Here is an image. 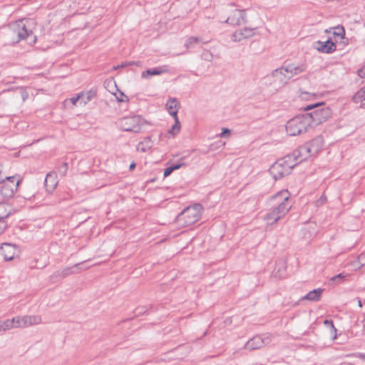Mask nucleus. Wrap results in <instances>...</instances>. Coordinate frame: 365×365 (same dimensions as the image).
Masks as SVG:
<instances>
[{
  "mask_svg": "<svg viewBox=\"0 0 365 365\" xmlns=\"http://www.w3.org/2000/svg\"><path fill=\"white\" fill-rule=\"evenodd\" d=\"M63 168H65V171H66L68 169V164L66 163H63Z\"/></svg>",
  "mask_w": 365,
  "mask_h": 365,
  "instance_id": "nucleus-48",
  "label": "nucleus"
},
{
  "mask_svg": "<svg viewBox=\"0 0 365 365\" xmlns=\"http://www.w3.org/2000/svg\"><path fill=\"white\" fill-rule=\"evenodd\" d=\"M173 172V168H171V166L168 167L167 168H165L164 170L163 175L165 178H166V177L169 176Z\"/></svg>",
  "mask_w": 365,
  "mask_h": 365,
  "instance_id": "nucleus-37",
  "label": "nucleus"
},
{
  "mask_svg": "<svg viewBox=\"0 0 365 365\" xmlns=\"http://www.w3.org/2000/svg\"><path fill=\"white\" fill-rule=\"evenodd\" d=\"M306 114L310 118V124L312 128H313L327 120L331 115V111L329 108L323 107L312 113Z\"/></svg>",
  "mask_w": 365,
  "mask_h": 365,
  "instance_id": "nucleus-8",
  "label": "nucleus"
},
{
  "mask_svg": "<svg viewBox=\"0 0 365 365\" xmlns=\"http://www.w3.org/2000/svg\"><path fill=\"white\" fill-rule=\"evenodd\" d=\"M324 324L325 326L330 328L331 333L334 334L333 339H336V329L334 327L333 322L331 320L327 319L324 322Z\"/></svg>",
  "mask_w": 365,
  "mask_h": 365,
  "instance_id": "nucleus-32",
  "label": "nucleus"
},
{
  "mask_svg": "<svg viewBox=\"0 0 365 365\" xmlns=\"http://www.w3.org/2000/svg\"><path fill=\"white\" fill-rule=\"evenodd\" d=\"M310 120V118L306 113L294 116L287 122V133L295 136L307 132L312 128Z\"/></svg>",
  "mask_w": 365,
  "mask_h": 365,
  "instance_id": "nucleus-2",
  "label": "nucleus"
},
{
  "mask_svg": "<svg viewBox=\"0 0 365 365\" xmlns=\"http://www.w3.org/2000/svg\"><path fill=\"white\" fill-rule=\"evenodd\" d=\"M9 215V210L7 205L0 203V220L7 217Z\"/></svg>",
  "mask_w": 365,
  "mask_h": 365,
  "instance_id": "nucleus-27",
  "label": "nucleus"
},
{
  "mask_svg": "<svg viewBox=\"0 0 365 365\" xmlns=\"http://www.w3.org/2000/svg\"><path fill=\"white\" fill-rule=\"evenodd\" d=\"M81 96L78 93L76 96L71 98L69 101L73 106H76L78 101H81Z\"/></svg>",
  "mask_w": 365,
  "mask_h": 365,
  "instance_id": "nucleus-35",
  "label": "nucleus"
},
{
  "mask_svg": "<svg viewBox=\"0 0 365 365\" xmlns=\"http://www.w3.org/2000/svg\"><path fill=\"white\" fill-rule=\"evenodd\" d=\"M15 176L5 177V180L2 182L0 193L4 198H10L13 197L15 192L17 190L18 187L21 182V180L15 182Z\"/></svg>",
  "mask_w": 365,
  "mask_h": 365,
  "instance_id": "nucleus-7",
  "label": "nucleus"
},
{
  "mask_svg": "<svg viewBox=\"0 0 365 365\" xmlns=\"http://www.w3.org/2000/svg\"><path fill=\"white\" fill-rule=\"evenodd\" d=\"M6 227V224L4 221L0 220V235L4 231Z\"/></svg>",
  "mask_w": 365,
  "mask_h": 365,
  "instance_id": "nucleus-42",
  "label": "nucleus"
},
{
  "mask_svg": "<svg viewBox=\"0 0 365 365\" xmlns=\"http://www.w3.org/2000/svg\"><path fill=\"white\" fill-rule=\"evenodd\" d=\"M168 71L169 69L168 66H163L161 67L147 69L141 73V77L143 78H149L152 76L160 75L162 73H168Z\"/></svg>",
  "mask_w": 365,
  "mask_h": 365,
  "instance_id": "nucleus-17",
  "label": "nucleus"
},
{
  "mask_svg": "<svg viewBox=\"0 0 365 365\" xmlns=\"http://www.w3.org/2000/svg\"><path fill=\"white\" fill-rule=\"evenodd\" d=\"M299 96L302 100L309 101L314 99L317 96V94L314 93L299 91Z\"/></svg>",
  "mask_w": 365,
  "mask_h": 365,
  "instance_id": "nucleus-26",
  "label": "nucleus"
},
{
  "mask_svg": "<svg viewBox=\"0 0 365 365\" xmlns=\"http://www.w3.org/2000/svg\"><path fill=\"white\" fill-rule=\"evenodd\" d=\"M358 75L361 78H365V65L358 71Z\"/></svg>",
  "mask_w": 365,
  "mask_h": 365,
  "instance_id": "nucleus-41",
  "label": "nucleus"
},
{
  "mask_svg": "<svg viewBox=\"0 0 365 365\" xmlns=\"http://www.w3.org/2000/svg\"><path fill=\"white\" fill-rule=\"evenodd\" d=\"M80 265H81V264L78 263V264H76L73 267H68V268L65 269L62 273L63 276L66 277L69 274H74L75 273L74 268H78Z\"/></svg>",
  "mask_w": 365,
  "mask_h": 365,
  "instance_id": "nucleus-33",
  "label": "nucleus"
},
{
  "mask_svg": "<svg viewBox=\"0 0 365 365\" xmlns=\"http://www.w3.org/2000/svg\"><path fill=\"white\" fill-rule=\"evenodd\" d=\"M27 96H28V95H27V94H26V95H24V93H23V94H22V97H23V100H24V101L26 98V97H27Z\"/></svg>",
  "mask_w": 365,
  "mask_h": 365,
  "instance_id": "nucleus-50",
  "label": "nucleus"
},
{
  "mask_svg": "<svg viewBox=\"0 0 365 365\" xmlns=\"http://www.w3.org/2000/svg\"><path fill=\"white\" fill-rule=\"evenodd\" d=\"M128 64L129 66H140V62H139V61H130V62H128Z\"/></svg>",
  "mask_w": 365,
  "mask_h": 365,
  "instance_id": "nucleus-44",
  "label": "nucleus"
},
{
  "mask_svg": "<svg viewBox=\"0 0 365 365\" xmlns=\"http://www.w3.org/2000/svg\"><path fill=\"white\" fill-rule=\"evenodd\" d=\"M22 317L24 328L39 324L42 321L41 317L38 315H25Z\"/></svg>",
  "mask_w": 365,
  "mask_h": 365,
  "instance_id": "nucleus-19",
  "label": "nucleus"
},
{
  "mask_svg": "<svg viewBox=\"0 0 365 365\" xmlns=\"http://www.w3.org/2000/svg\"><path fill=\"white\" fill-rule=\"evenodd\" d=\"M153 146L152 141L150 138H146L142 142L139 143L137 146V150L145 153L149 150Z\"/></svg>",
  "mask_w": 365,
  "mask_h": 365,
  "instance_id": "nucleus-23",
  "label": "nucleus"
},
{
  "mask_svg": "<svg viewBox=\"0 0 365 365\" xmlns=\"http://www.w3.org/2000/svg\"><path fill=\"white\" fill-rule=\"evenodd\" d=\"M307 148L311 153L312 156L316 155L324 146V140L322 136L314 138L310 142L306 143Z\"/></svg>",
  "mask_w": 365,
  "mask_h": 365,
  "instance_id": "nucleus-14",
  "label": "nucleus"
},
{
  "mask_svg": "<svg viewBox=\"0 0 365 365\" xmlns=\"http://www.w3.org/2000/svg\"><path fill=\"white\" fill-rule=\"evenodd\" d=\"M358 303L359 306L361 307L362 306L361 300H359Z\"/></svg>",
  "mask_w": 365,
  "mask_h": 365,
  "instance_id": "nucleus-51",
  "label": "nucleus"
},
{
  "mask_svg": "<svg viewBox=\"0 0 365 365\" xmlns=\"http://www.w3.org/2000/svg\"><path fill=\"white\" fill-rule=\"evenodd\" d=\"M202 211V207L200 204L187 207L178 215L177 222L183 227L191 225L200 220Z\"/></svg>",
  "mask_w": 365,
  "mask_h": 365,
  "instance_id": "nucleus-5",
  "label": "nucleus"
},
{
  "mask_svg": "<svg viewBox=\"0 0 365 365\" xmlns=\"http://www.w3.org/2000/svg\"><path fill=\"white\" fill-rule=\"evenodd\" d=\"M317 44V50L322 53H330L336 50L335 43L330 40H327L325 42L318 41Z\"/></svg>",
  "mask_w": 365,
  "mask_h": 365,
  "instance_id": "nucleus-18",
  "label": "nucleus"
},
{
  "mask_svg": "<svg viewBox=\"0 0 365 365\" xmlns=\"http://www.w3.org/2000/svg\"><path fill=\"white\" fill-rule=\"evenodd\" d=\"M135 167V163H131L130 165V170H133L134 168Z\"/></svg>",
  "mask_w": 365,
  "mask_h": 365,
  "instance_id": "nucleus-49",
  "label": "nucleus"
},
{
  "mask_svg": "<svg viewBox=\"0 0 365 365\" xmlns=\"http://www.w3.org/2000/svg\"><path fill=\"white\" fill-rule=\"evenodd\" d=\"M142 125L143 119L139 116L125 117L118 120L119 127L125 131L138 133Z\"/></svg>",
  "mask_w": 365,
  "mask_h": 365,
  "instance_id": "nucleus-6",
  "label": "nucleus"
},
{
  "mask_svg": "<svg viewBox=\"0 0 365 365\" xmlns=\"http://www.w3.org/2000/svg\"><path fill=\"white\" fill-rule=\"evenodd\" d=\"M333 31V35L336 36L337 37H339L340 38H344L345 35V30L343 26H338L336 27H334Z\"/></svg>",
  "mask_w": 365,
  "mask_h": 365,
  "instance_id": "nucleus-30",
  "label": "nucleus"
},
{
  "mask_svg": "<svg viewBox=\"0 0 365 365\" xmlns=\"http://www.w3.org/2000/svg\"><path fill=\"white\" fill-rule=\"evenodd\" d=\"M185 165V163L181 160L180 163L172 165L171 168H173V170L174 171V170H178Z\"/></svg>",
  "mask_w": 365,
  "mask_h": 365,
  "instance_id": "nucleus-36",
  "label": "nucleus"
},
{
  "mask_svg": "<svg viewBox=\"0 0 365 365\" xmlns=\"http://www.w3.org/2000/svg\"><path fill=\"white\" fill-rule=\"evenodd\" d=\"M129 66L128 64V62L125 63H122L121 65L120 66H118L117 67H115L114 68L115 69H117L118 68H123V67H125V66Z\"/></svg>",
  "mask_w": 365,
  "mask_h": 365,
  "instance_id": "nucleus-47",
  "label": "nucleus"
},
{
  "mask_svg": "<svg viewBox=\"0 0 365 365\" xmlns=\"http://www.w3.org/2000/svg\"><path fill=\"white\" fill-rule=\"evenodd\" d=\"M268 203L270 208L264 217V220L270 225L275 224L283 218L289 212L293 205L287 190H281L272 195Z\"/></svg>",
  "mask_w": 365,
  "mask_h": 365,
  "instance_id": "nucleus-1",
  "label": "nucleus"
},
{
  "mask_svg": "<svg viewBox=\"0 0 365 365\" xmlns=\"http://www.w3.org/2000/svg\"><path fill=\"white\" fill-rule=\"evenodd\" d=\"M227 134L230 135V130L228 128H222V133H220V136L221 138H223V137H225V135Z\"/></svg>",
  "mask_w": 365,
  "mask_h": 365,
  "instance_id": "nucleus-40",
  "label": "nucleus"
},
{
  "mask_svg": "<svg viewBox=\"0 0 365 365\" xmlns=\"http://www.w3.org/2000/svg\"><path fill=\"white\" fill-rule=\"evenodd\" d=\"M305 70L306 66L304 64L295 65L294 63H289L274 70L270 77L279 80L282 86H284L287 83V80L302 73Z\"/></svg>",
  "mask_w": 365,
  "mask_h": 365,
  "instance_id": "nucleus-3",
  "label": "nucleus"
},
{
  "mask_svg": "<svg viewBox=\"0 0 365 365\" xmlns=\"http://www.w3.org/2000/svg\"><path fill=\"white\" fill-rule=\"evenodd\" d=\"M14 329V325L11 319H6L3 322L0 323V331H6Z\"/></svg>",
  "mask_w": 365,
  "mask_h": 365,
  "instance_id": "nucleus-25",
  "label": "nucleus"
},
{
  "mask_svg": "<svg viewBox=\"0 0 365 365\" xmlns=\"http://www.w3.org/2000/svg\"><path fill=\"white\" fill-rule=\"evenodd\" d=\"M353 101L356 103H360V106L362 108H365V86L361 88L353 96Z\"/></svg>",
  "mask_w": 365,
  "mask_h": 365,
  "instance_id": "nucleus-22",
  "label": "nucleus"
},
{
  "mask_svg": "<svg viewBox=\"0 0 365 365\" xmlns=\"http://www.w3.org/2000/svg\"><path fill=\"white\" fill-rule=\"evenodd\" d=\"M323 104H324L323 103H315V104L309 105V106H307L304 108V110H311V109H312V108H317V107H318V106H322V105H323Z\"/></svg>",
  "mask_w": 365,
  "mask_h": 365,
  "instance_id": "nucleus-39",
  "label": "nucleus"
},
{
  "mask_svg": "<svg viewBox=\"0 0 365 365\" xmlns=\"http://www.w3.org/2000/svg\"><path fill=\"white\" fill-rule=\"evenodd\" d=\"M45 187L48 192H52L58 185L57 174L56 172L48 173L45 178Z\"/></svg>",
  "mask_w": 365,
  "mask_h": 365,
  "instance_id": "nucleus-16",
  "label": "nucleus"
},
{
  "mask_svg": "<svg viewBox=\"0 0 365 365\" xmlns=\"http://www.w3.org/2000/svg\"><path fill=\"white\" fill-rule=\"evenodd\" d=\"M272 341V335L266 334L264 335H257L250 339L245 345L246 349L252 351L260 349L264 346L269 344Z\"/></svg>",
  "mask_w": 365,
  "mask_h": 365,
  "instance_id": "nucleus-10",
  "label": "nucleus"
},
{
  "mask_svg": "<svg viewBox=\"0 0 365 365\" xmlns=\"http://www.w3.org/2000/svg\"><path fill=\"white\" fill-rule=\"evenodd\" d=\"M322 292V289H313L303 297L302 299H307L313 302L319 301L321 299Z\"/></svg>",
  "mask_w": 365,
  "mask_h": 365,
  "instance_id": "nucleus-21",
  "label": "nucleus"
},
{
  "mask_svg": "<svg viewBox=\"0 0 365 365\" xmlns=\"http://www.w3.org/2000/svg\"><path fill=\"white\" fill-rule=\"evenodd\" d=\"M199 42L200 39L198 38L191 36L186 40L185 46L187 48V49H189L190 48H192L195 44L198 43Z\"/></svg>",
  "mask_w": 365,
  "mask_h": 365,
  "instance_id": "nucleus-28",
  "label": "nucleus"
},
{
  "mask_svg": "<svg viewBox=\"0 0 365 365\" xmlns=\"http://www.w3.org/2000/svg\"><path fill=\"white\" fill-rule=\"evenodd\" d=\"M346 365H353V364L348 363V364H346Z\"/></svg>",
  "mask_w": 365,
  "mask_h": 365,
  "instance_id": "nucleus-52",
  "label": "nucleus"
},
{
  "mask_svg": "<svg viewBox=\"0 0 365 365\" xmlns=\"http://www.w3.org/2000/svg\"><path fill=\"white\" fill-rule=\"evenodd\" d=\"M96 92L93 91H89L86 93H79L81 96V104L86 105L91 101L95 96Z\"/></svg>",
  "mask_w": 365,
  "mask_h": 365,
  "instance_id": "nucleus-24",
  "label": "nucleus"
},
{
  "mask_svg": "<svg viewBox=\"0 0 365 365\" xmlns=\"http://www.w3.org/2000/svg\"><path fill=\"white\" fill-rule=\"evenodd\" d=\"M34 24V22L32 20L26 21V24L24 23L23 20H19L14 24V32L18 36L16 42L25 39L26 37L33 34L32 30L28 28Z\"/></svg>",
  "mask_w": 365,
  "mask_h": 365,
  "instance_id": "nucleus-9",
  "label": "nucleus"
},
{
  "mask_svg": "<svg viewBox=\"0 0 365 365\" xmlns=\"http://www.w3.org/2000/svg\"><path fill=\"white\" fill-rule=\"evenodd\" d=\"M225 22L235 26L245 24L247 22L245 10L235 9L226 19Z\"/></svg>",
  "mask_w": 365,
  "mask_h": 365,
  "instance_id": "nucleus-11",
  "label": "nucleus"
},
{
  "mask_svg": "<svg viewBox=\"0 0 365 365\" xmlns=\"http://www.w3.org/2000/svg\"><path fill=\"white\" fill-rule=\"evenodd\" d=\"M327 201V197L325 195H322L320 198L317 200V204L318 206L324 204Z\"/></svg>",
  "mask_w": 365,
  "mask_h": 365,
  "instance_id": "nucleus-38",
  "label": "nucleus"
},
{
  "mask_svg": "<svg viewBox=\"0 0 365 365\" xmlns=\"http://www.w3.org/2000/svg\"><path fill=\"white\" fill-rule=\"evenodd\" d=\"M256 28L245 27L243 29L237 30L232 36V39L234 41H241L244 39L252 37L256 34Z\"/></svg>",
  "mask_w": 365,
  "mask_h": 365,
  "instance_id": "nucleus-12",
  "label": "nucleus"
},
{
  "mask_svg": "<svg viewBox=\"0 0 365 365\" xmlns=\"http://www.w3.org/2000/svg\"><path fill=\"white\" fill-rule=\"evenodd\" d=\"M180 123L178 120V118H175V124L173 125L172 128L169 130L168 133L173 135H175L180 132Z\"/></svg>",
  "mask_w": 365,
  "mask_h": 365,
  "instance_id": "nucleus-29",
  "label": "nucleus"
},
{
  "mask_svg": "<svg viewBox=\"0 0 365 365\" xmlns=\"http://www.w3.org/2000/svg\"><path fill=\"white\" fill-rule=\"evenodd\" d=\"M354 356H356L363 360H365V354L359 353V354H355Z\"/></svg>",
  "mask_w": 365,
  "mask_h": 365,
  "instance_id": "nucleus-46",
  "label": "nucleus"
},
{
  "mask_svg": "<svg viewBox=\"0 0 365 365\" xmlns=\"http://www.w3.org/2000/svg\"><path fill=\"white\" fill-rule=\"evenodd\" d=\"M179 103L176 98H170L166 103V108L168 113L174 118H178V111Z\"/></svg>",
  "mask_w": 365,
  "mask_h": 365,
  "instance_id": "nucleus-20",
  "label": "nucleus"
},
{
  "mask_svg": "<svg viewBox=\"0 0 365 365\" xmlns=\"http://www.w3.org/2000/svg\"><path fill=\"white\" fill-rule=\"evenodd\" d=\"M0 249L5 260H12L14 258L16 252V249L14 245L9 243H4Z\"/></svg>",
  "mask_w": 365,
  "mask_h": 365,
  "instance_id": "nucleus-15",
  "label": "nucleus"
},
{
  "mask_svg": "<svg viewBox=\"0 0 365 365\" xmlns=\"http://www.w3.org/2000/svg\"><path fill=\"white\" fill-rule=\"evenodd\" d=\"M346 276H347V274H346L344 273H340V274H338L332 277L331 280L333 282H336L338 279L343 280L346 277Z\"/></svg>",
  "mask_w": 365,
  "mask_h": 365,
  "instance_id": "nucleus-34",
  "label": "nucleus"
},
{
  "mask_svg": "<svg viewBox=\"0 0 365 365\" xmlns=\"http://www.w3.org/2000/svg\"><path fill=\"white\" fill-rule=\"evenodd\" d=\"M23 317L19 316L11 319L14 328H24L23 327Z\"/></svg>",
  "mask_w": 365,
  "mask_h": 365,
  "instance_id": "nucleus-31",
  "label": "nucleus"
},
{
  "mask_svg": "<svg viewBox=\"0 0 365 365\" xmlns=\"http://www.w3.org/2000/svg\"><path fill=\"white\" fill-rule=\"evenodd\" d=\"M297 165L293 156L286 155L277 160L269 168V173L273 178L277 180L289 175Z\"/></svg>",
  "mask_w": 365,
  "mask_h": 365,
  "instance_id": "nucleus-4",
  "label": "nucleus"
},
{
  "mask_svg": "<svg viewBox=\"0 0 365 365\" xmlns=\"http://www.w3.org/2000/svg\"><path fill=\"white\" fill-rule=\"evenodd\" d=\"M359 261L360 263L364 264L365 263V255H359Z\"/></svg>",
  "mask_w": 365,
  "mask_h": 365,
  "instance_id": "nucleus-45",
  "label": "nucleus"
},
{
  "mask_svg": "<svg viewBox=\"0 0 365 365\" xmlns=\"http://www.w3.org/2000/svg\"><path fill=\"white\" fill-rule=\"evenodd\" d=\"M289 155L293 156L294 160L297 164L306 160L309 157H312L306 144L299 147V148L294 150L292 155Z\"/></svg>",
  "mask_w": 365,
  "mask_h": 365,
  "instance_id": "nucleus-13",
  "label": "nucleus"
},
{
  "mask_svg": "<svg viewBox=\"0 0 365 365\" xmlns=\"http://www.w3.org/2000/svg\"><path fill=\"white\" fill-rule=\"evenodd\" d=\"M122 98H120L117 97V99L120 102H125L128 101V97L126 96H124L123 93H121Z\"/></svg>",
  "mask_w": 365,
  "mask_h": 365,
  "instance_id": "nucleus-43",
  "label": "nucleus"
}]
</instances>
